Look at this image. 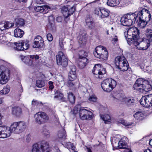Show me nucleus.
I'll use <instances>...</instances> for the list:
<instances>
[{"mask_svg": "<svg viewBox=\"0 0 152 152\" xmlns=\"http://www.w3.org/2000/svg\"><path fill=\"white\" fill-rule=\"evenodd\" d=\"M126 101L128 105H133L134 102V100L133 99H127Z\"/></svg>", "mask_w": 152, "mask_h": 152, "instance_id": "49", "label": "nucleus"}, {"mask_svg": "<svg viewBox=\"0 0 152 152\" xmlns=\"http://www.w3.org/2000/svg\"><path fill=\"white\" fill-rule=\"evenodd\" d=\"M133 88L143 92V91L148 92L151 90V86L149 84L148 81L142 78L138 79L134 85Z\"/></svg>", "mask_w": 152, "mask_h": 152, "instance_id": "2", "label": "nucleus"}, {"mask_svg": "<svg viewBox=\"0 0 152 152\" xmlns=\"http://www.w3.org/2000/svg\"><path fill=\"white\" fill-rule=\"evenodd\" d=\"M146 35L149 41L152 42V29H147L146 30Z\"/></svg>", "mask_w": 152, "mask_h": 152, "instance_id": "37", "label": "nucleus"}, {"mask_svg": "<svg viewBox=\"0 0 152 152\" xmlns=\"http://www.w3.org/2000/svg\"><path fill=\"white\" fill-rule=\"evenodd\" d=\"M94 54L96 57L104 60H107L108 57V52L106 49L102 46L96 47Z\"/></svg>", "mask_w": 152, "mask_h": 152, "instance_id": "8", "label": "nucleus"}, {"mask_svg": "<svg viewBox=\"0 0 152 152\" xmlns=\"http://www.w3.org/2000/svg\"><path fill=\"white\" fill-rule=\"evenodd\" d=\"M143 14L144 15V16H147L148 17H150L149 20H150L151 18V15L150 13V11L146 9H142L141 10V11L138 12V16H139V18L140 19L143 18Z\"/></svg>", "mask_w": 152, "mask_h": 152, "instance_id": "28", "label": "nucleus"}, {"mask_svg": "<svg viewBox=\"0 0 152 152\" xmlns=\"http://www.w3.org/2000/svg\"><path fill=\"white\" fill-rule=\"evenodd\" d=\"M45 82L42 80H37L36 85L39 88H42L45 85Z\"/></svg>", "mask_w": 152, "mask_h": 152, "instance_id": "45", "label": "nucleus"}, {"mask_svg": "<svg viewBox=\"0 0 152 152\" xmlns=\"http://www.w3.org/2000/svg\"><path fill=\"white\" fill-rule=\"evenodd\" d=\"M48 29L50 31H54L55 30V26L54 23L50 21L47 25Z\"/></svg>", "mask_w": 152, "mask_h": 152, "instance_id": "42", "label": "nucleus"}, {"mask_svg": "<svg viewBox=\"0 0 152 152\" xmlns=\"http://www.w3.org/2000/svg\"><path fill=\"white\" fill-rule=\"evenodd\" d=\"M47 37L49 41H52L53 40V36L51 34H48L47 35Z\"/></svg>", "mask_w": 152, "mask_h": 152, "instance_id": "51", "label": "nucleus"}, {"mask_svg": "<svg viewBox=\"0 0 152 152\" xmlns=\"http://www.w3.org/2000/svg\"><path fill=\"white\" fill-rule=\"evenodd\" d=\"M30 58L33 61L34 59L37 60L39 59V57L38 55H34L32 56L31 55L30 56Z\"/></svg>", "mask_w": 152, "mask_h": 152, "instance_id": "54", "label": "nucleus"}, {"mask_svg": "<svg viewBox=\"0 0 152 152\" xmlns=\"http://www.w3.org/2000/svg\"><path fill=\"white\" fill-rule=\"evenodd\" d=\"M87 53L84 50L80 51L78 53L79 58H83L85 57L86 58L87 56Z\"/></svg>", "mask_w": 152, "mask_h": 152, "instance_id": "46", "label": "nucleus"}, {"mask_svg": "<svg viewBox=\"0 0 152 152\" xmlns=\"http://www.w3.org/2000/svg\"><path fill=\"white\" fill-rule=\"evenodd\" d=\"M86 25L90 28H92L94 27V23L93 21L91 22H89L88 23H86Z\"/></svg>", "mask_w": 152, "mask_h": 152, "instance_id": "52", "label": "nucleus"}, {"mask_svg": "<svg viewBox=\"0 0 152 152\" xmlns=\"http://www.w3.org/2000/svg\"><path fill=\"white\" fill-rule=\"evenodd\" d=\"M44 41L42 37L39 36H37L34 39L33 47L35 48H41L43 47Z\"/></svg>", "mask_w": 152, "mask_h": 152, "instance_id": "14", "label": "nucleus"}, {"mask_svg": "<svg viewBox=\"0 0 152 152\" xmlns=\"http://www.w3.org/2000/svg\"><path fill=\"white\" fill-rule=\"evenodd\" d=\"M57 20L59 22H61L62 21L61 17H58L57 18Z\"/></svg>", "mask_w": 152, "mask_h": 152, "instance_id": "63", "label": "nucleus"}, {"mask_svg": "<svg viewBox=\"0 0 152 152\" xmlns=\"http://www.w3.org/2000/svg\"><path fill=\"white\" fill-rule=\"evenodd\" d=\"M68 145H71V150H72V151H75L76 149V148L75 146H73V145L70 142H69L68 143Z\"/></svg>", "mask_w": 152, "mask_h": 152, "instance_id": "59", "label": "nucleus"}, {"mask_svg": "<svg viewBox=\"0 0 152 152\" xmlns=\"http://www.w3.org/2000/svg\"><path fill=\"white\" fill-rule=\"evenodd\" d=\"M126 59L124 56H117L115 58V63L116 67L119 69L121 71H126L129 67V65L126 61Z\"/></svg>", "mask_w": 152, "mask_h": 152, "instance_id": "7", "label": "nucleus"}, {"mask_svg": "<svg viewBox=\"0 0 152 152\" xmlns=\"http://www.w3.org/2000/svg\"><path fill=\"white\" fill-rule=\"evenodd\" d=\"M120 21L121 24L124 26H129L133 24L132 21L128 19L126 15L121 18Z\"/></svg>", "mask_w": 152, "mask_h": 152, "instance_id": "21", "label": "nucleus"}, {"mask_svg": "<svg viewBox=\"0 0 152 152\" xmlns=\"http://www.w3.org/2000/svg\"><path fill=\"white\" fill-rule=\"evenodd\" d=\"M133 116L137 120H141L142 118L144 116V114L142 112L138 111Z\"/></svg>", "mask_w": 152, "mask_h": 152, "instance_id": "39", "label": "nucleus"}, {"mask_svg": "<svg viewBox=\"0 0 152 152\" xmlns=\"http://www.w3.org/2000/svg\"><path fill=\"white\" fill-rule=\"evenodd\" d=\"M77 39L79 43L82 45H83L86 43V41L87 39V36L86 32L83 30L82 31H80L79 33V35L77 37Z\"/></svg>", "mask_w": 152, "mask_h": 152, "instance_id": "15", "label": "nucleus"}, {"mask_svg": "<svg viewBox=\"0 0 152 152\" xmlns=\"http://www.w3.org/2000/svg\"><path fill=\"white\" fill-rule=\"evenodd\" d=\"M138 12H135L134 13L130 12L126 14L128 19L130 20L132 22V24L136 22L137 23L138 21L139 16H138Z\"/></svg>", "mask_w": 152, "mask_h": 152, "instance_id": "17", "label": "nucleus"}, {"mask_svg": "<svg viewBox=\"0 0 152 152\" xmlns=\"http://www.w3.org/2000/svg\"><path fill=\"white\" fill-rule=\"evenodd\" d=\"M93 21L92 18L90 17V16L88 15L87 16L85 20L86 23L91 22Z\"/></svg>", "mask_w": 152, "mask_h": 152, "instance_id": "50", "label": "nucleus"}, {"mask_svg": "<svg viewBox=\"0 0 152 152\" xmlns=\"http://www.w3.org/2000/svg\"><path fill=\"white\" fill-rule=\"evenodd\" d=\"M26 126V123L24 121L15 122L11 125L10 130L12 132L19 134L24 131Z\"/></svg>", "mask_w": 152, "mask_h": 152, "instance_id": "4", "label": "nucleus"}, {"mask_svg": "<svg viewBox=\"0 0 152 152\" xmlns=\"http://www.w3.org/2000/svg\"><path fill=\"white\" fill-rule=\"evenodd\" d=\"M124 150L123 151V152H132L131 149H129L128 147L126 148H124Z\"/></svg>", "mask_w": 152, "mask_h": 152, "instance_id": "60", "label": "nucleus"}, {"mask_svg": "<svg viewBox=\"0 0 152 152\" xmlns=\"http://www.w3.org/2000/svg\"><path fill=\"white\" fill-rule=\"evenodd\" d=\"M57 64L58 65H61L64 67L68 65V60L66 56L61 51L59 52L56 56Z\"/></svg>", "mask_w": 152, "mask_h": 152, "instance_id": "10", "label": "nucleus"}, {"mask_svg": "<svg viewBox=\"0 0 152 152\" xmlns=\"http://www.w3.org/2000/svg\"><path fill=\"white\" fill-rule=\"evenodd\" d=\"M36 2L37 4H40L42 3V1L41 0H36Z\"/></svg>", "mask_w": 152, "mask_h": 152, "instance_id": "64", "label": "nucleus"}, {"mask_svg": "<svg viewBox=\"0 0 152 152\" xmlns=\"http://www.w3.org/2000/svg\"><path fill=\"white\" fill-rule=\"evenodd\" d=\"M54 98H58V99L62 101H65V99L63 95L61 92L58 90L55 89L54 90Z\"/></svg>", "mask_w": 152, "mask_h": 152, "instance_id": "27", "label": "nucleus"}, {"mask_svg": "<svg viewBox=\"0 0 152 152\" xmlns=\"http://www.w3.org/2000/svg\"><path fill=\"white\" fill-rule=\"evenodd\" d=\"M34 8L36 12H43L44 11L46 12L48 9H50V7L47 5L37 6V7H34Z\"/></svg>", "mask_w": 152, "mask_h": 152, "instance_id": "26", "label": "nucleus"}, {"mask_svg": "<svg viewBox=\"0 0 152 152\" xmlns=\"http://www.w3.org/2000/svg\"><path fill=\"white\" fill-rule=\"evenodd\" d=\"M75 7L74 6L71 7L68 5L64 6L61 8L62 13L66 18L72 15L75 11Z\"/></svg>", "mask_w": 152, "mask_h": 152, "instance_id": "13", "label": "nucleus"}, {"mask_svg": "<svg viewBox=\"0 0 152 152\" xmlns=\"http://www.w3.org/2000/svg\"><path fill=\"white\" fill-rule=\"evenodd\" d=\"M21 59L23 62L28 65L31 66L32 64L33 60L27 56H22Z\"/></svg>", "mask_w": 152, "mask_h": 152, "instance_id": "34", "label": "nucleus"}, {"mask_svg": "<svg viewBox=\"0 0 152 152\" xmlns=\"http://www.w3.org/2000/svg\"><path fill=\"white\" fill-rule=\"evenodd\" d=\"M66 132L65 130L63 129L58 132L57 135V140L61 142L66 139Z\"/></svg>", "mask_w": 152, "mask_h": 152, "instance_id": "18", "label": "nucleus"}, {"mask_svg": "<svg viewBox=\"0 0 152 152\" xmlns=\"http://www.w3.org/2000/svg\"><path fill=\"white\" fill-rule=\"evenodd\" d=\"M9 130H7V127L0 126V138H4L10 136L9 133H7Z\"/></svg>", "mask_w": 152, "mask_h": 152, "instance_id": "19", "label": "nucleus"}, {"mask_svg": "<svg viewBox=\"0 0 152 152\" xmlns=\"http://www.w3.org/2000/svg\"><path fill=\"white\" fill-rule=\"evenodd\" d=\"M78 61V66L81 69L84 68L88 63V59L84 57L83 58H79Z\"/></svg>", "mask_w": 152, "mask_h": 152, "instance_id": "23", "label": "nucleus"}, {"mask_svg": "<svg viewBox=\"0 0 152 152\" xmlns=\"http://www.w3.org/2000/svg\"><path fill=\"white\" fill-rule=\"evenodd\" d=\"M150 16L148 17H145V20L144 19V20H141V19H140L139 18L138 24L140 28H144L146 26L147 23L150 20Z\"/></svg>", "mask_w": 152, "mask_h": 152, "instance_id": "29", "label": "nucleus"}, {"mask_svg": "<svg viewBox=\"0 0 152 152\" xmlns=\"http://www.w3.org/2000/svg\"><path fill=\"white\" fill-rule=\"evenodd\" d=\"M144 152H152V148L145 149L144 151Z\"/></svg>", "mask_w": 152, "mask_h": 152, "instance_id": "62", "label": "nucleus"}, {"mask_svg": "<svg viewBox=\"0 0 152 152\" xmlns=\"http://www.w3.org/2000/svg\"><path fill=\"white\" fill-rule=\"evenodd\" d=\"M41 132L43 135L47 137H49L50 136V133L49 131L45 127H43L42 128Z\"/></svg>", "mask_w": 152, "mask_h": 152, "instance_id": "38", "label": "nucleus"}, {"mask_svg": "<svg viewBox=\"0 0 152 152\" xmlns=\"http://www.w3.org/2000/svg\"><path fill=\"white\" fill-rule=\"evenodd\" d=\"M36 123L38 124L45 123L49 120V117L48 115L43 112H38L35 114L34 116Z\"/></svg>", "mask_w": 152, "mask_h": 152, "instance_id": "9", "label": "nucleus"}, {"mask_svg": "<svg viewBox=\"0 0 152 152\" xmlns=\"http://www.w3.org/2000/svg\"><path fill=\"white\" fill-rule=\"evenodd\" d=\"M49 85V88L50 89L52 90L54 88L53 86V83L52 81H49L48 83Z\"/></svg>", "mask_w": 152, "mask_h": 152, "instance_id": "58", "label": "nucleus"}, {"mask_svg": "<svg viewBox=\"0 0 152 152\" xmlns=\"http://www.w3.org/2000/svg\"><path fill=\"white\" fill-rule=\"evenodd\" d=\"M116 85V82L111 78L104 80L102 83L101 87L103 90L107 92H110Z\"/></svg>", "mask_w": 152, "mask_h": 152, "instance_id": "6", "label": "nucleus"}, {"mask_svg": "<svg viewBox=\"0 0 152 152\" xmlns=\"http://www.w3.org/2000/svg\"><path fill=\"white\" fill-rule=\"evenodd\" d=\"M110 13V11L107 10L104 8L102 9L100 12L101 18L102 19L106 18L107 19L109 20L107 18V17L109 16Z\"/></svg>", "mask_w": 152, "mask_h": 152, "instance_id": "30", "label": "nucleus"}, {"mask_svg": "<svg viewBox=\"0 0 152 152\" xmlns=\"http://www.w3.org/2000/svg\"><path fill=\"white\" fill-rule=\"evenodd\" d=\"M127 140L126 137H124L122 138L118 143V148L119 149H122L128 148L127 145Z\"/></svg>", "mask_w": 152, "mask_h": 152, "instance_id": "24", "label": "nucleus"}, {"mask_svg": "<svg viewBox=\"0 0 152 152\" xmlns=\"http://www.w3.org/2000/svg\"><path fill=\"white\" fill-rule=\"evenodd\" d=\"M118 122L119 123L122 124L123 125L125 126H130L132 124V123H127V122H126L124 120L122 119H120L118 121Z\"/></svg>", "mask_w": 152, "mask_h": 152, "instance_id": "47", "label": "nucleus"}, {"mask_svg": "<svg viewBox=\"0 0 152 152\" xmlns=\"http://www.w3.org/2000/svg\"><path fill=\"white\" fill-rule=\"evenodd\" d=\"M67 83V86L69 87H72L74 86V84L72 83L73 80H70L69 79Z\"/></svg>", "mask_w": 152, "mask_h": 152, "instance_id": "56", "label": "nucleus"}, {"mask_svg": "<svg viewBox=\"0 0 152 152\" xmlns=\"http://www.w3.org/2000/svg\"><path fill=\"white\" fill-rule=\"evenodd\" d=\"M14 44L16 46L13 48L14 50L17 51L24 50V48L23 47L22 40L18 43L15 42Z\"/></svg>", "mask_w": 152, "mask_h": 152, "instance_id": "32", "label": "nucleus"}, {"mask_svg": "<svg viewBox=\"0 0 152 152\" xmlns=\"http://www.w3.org/2000/svg\"><path fill=\"white\" fill-rule=\"evenodd\" d=\"M78 106L79 105L74 108V113H76L78 111L80 118L82 120H90L92 118L93 114L91 112L83 108H81L79 109L78 107Z\"/></svg>", "mask_w": 152, "mask_h": 152, "instance_id": "3", "label": "nucleus"}, {"mask_svg": "<svg viewBox=\"0 0 152 152\" xmlns=\"http://www.w3.org/2000/svg\"><path fill=\"white\" fill-rule=\"evenodd\" d=\"M54 152H60L59 149L58 148V147H55L54 149Z\"/></svg>", "mask_w": 152, "mask_h": 152, "instance_id": "61", "label": "nucleus"}, {"mask_svg": "<svg viewBox=\"0 0 152 152\" xmlns=\"http://www.w3.org/2000/svg\"><path fill=\"white\" fill-rule=\"evenodd\" d=\"M15 25L17 26H23L25 24L23 19L20 18H17L15 19Z\"/></svg>", "mask_w": 152, "mask_h": 152, "instance_id": "35", "label": "nucleus"}, {"mask_svg": "<svg viewBox=\"0 0 152 152\" xmlns=\"http://www.w3.org/2000/svg\"><path fill=\"white\" fill-rule=\"evenodd\" d=\"M11 113L14 116L19 117L22 113V109L19 107L15 106L12 108Z\"/></svg>", "mask_w": 152, "mask_h": 152, "instance_id": "22", "label": "nucleus"}, {"mask_svg": "<svg viewBox=\"0 0 152 152\" xmlns=\"http://www.w3.org/2000/svg\"><path fill=\"white\" fill-rule=\"evenodd\" d=\"M23 47L24 48V50L28 49L29 46V41L27 40H22Z\"/></svg>", "mask_w": 152, "mask_h": 152, "instance_id": "40", "label": "nucleus"}, {"mask_svg": "<svg viewBox=\"0 0 152 152\" xmlns=\"http://www.w3.org/2000/svg\"><path fill=\"white\" fill-rule=\"evenodd\" d=\"M64 37L63 36L60 37L59 39V44L61 49H63L64 48V45L65 43L63 42Z\"/></svg>", "mask_w": 152, "mask_h": 152, "instance_id": "44", "label": "nucleus"}, {"mask_svg": "<svg viewBox=\"0 0 152 152\" xmlns=\"http://www.w3.org/2000/svg\"><path fill=\"white\" fill-rule=\"evenodd\" d=\"M70 71L68 74V78L71 80H74L76 78V68L75 66L71 65L69 66Z\"/></svg>", "mask_w": 152, "mask_h": 152, "instance_id": "16", "label": "nucleus"}, {"mask_svg": "<svg viewBox=\"0 0 152 152\" xmlns=\"http://www.w3.org/2000/svg\"><path fill=\"white\" fill-rule=\"evenodd\" d=\"M107 4L110 7H115L120 3L119 0H107Z\"/></svg>", "mask_w": 152, "mask_h": 152, "instance_id": "33", "label": "nucleus"}, {"mask_svg": "<svg viewBox=\"0 0 152 152\" xmlns=\"http://www.w3.org/2000/svg\"><path fill=\"white\" fill-rule=\"evenodd\" d=\"M101 118L106 123V122H110L111 121L110 117L108 114L101 115Z\"/></svg>", "mask_w": 152, "mask_h": 152, "instance_id": "41", "label": "nucleus"}, {"mask_svg": "<svg viewBox=\"0 0 152 152\" xmlns=\"http://www.w3.org/2000/svg\"><path fill=\"white\" fill-rule=\"evenodd\" d=\"M124 96V95L123 94L114 93L111 95V98L113 101L118 102L119 101H122Z\"/></svg>", "mask_w": 152, "mask_h": 152, "instance_id": "20", "label": "nucleus"}, {"mask_svg": "<svg viewBox=\"0 0 152 152\" xmlns=\"http://www.w3.org/2000/svg\"><path fill=\"white\" fill-rule=\"evenodd\" d=\"M97 100V98L94 95H92L90 96L88 98V100L90 102H95Z\"/></svg>", "mask_w": 152, "mask_h": 152, "instance_id": "48", "label": "nucleus"}, {"mask_svg": "<svg viewBox=\"0 0 152 152\" xmlns=\"http://www.w3.org/2000/svg\"><path fill=\"white\" fill-rule=\"evenodd\" d=\"M39 103L37 100H33L32 102V104L33 106H37Z\"/></svg>", "mask_w": 152, "mask_h": 152, "instance_id": "57", "label": "nucleus"}, {"mask_svg": "<svg viewBox=\"0 0 152 152\" xmlns=\"http://www.w3.org/2000/svg\"><path fill=\"white\" fill-rule=\"evenodd\" d=\"M14 36L16 37H21L24 34V32L19 28H17L14 30Z\"/></svg>", "mask_w": 152, "mask_h": 152, "instance_id": "31", "label": "nucleus"}, {"mask_svg": "<svg viewBox=\"0 0 152 152\" xmlns=\"http://www.w3.org/2000/svg\"><path fill=\"white\" fill-rule=\"evenodd\" d=\"M10 88L9 86H6L4 87L3 89L0 91L1 94H6L10 91Z\"/></svg>", "mask_w": 152, "mask_h": 152, "instance_id": "43", "label": "nucleus"}, {"mask_svg": "<svg viewBox=\"0 0 152 152\" xmlns=\"http://www.w3.org/2000/svg\"><path fill=\"white\" fill-rule=\"evenodd\" d=\"M92 72L94 75H97L96 77L102 78V76L106 73L105 69L100 64H97L95 65L92 70Z\"/></svg>", "mask_w": 152, "mask_h": 152, "instance_id": "11", "label": "nucleus"}, {"mask_svg": "<svg viewBox=\"0 0 152 152\" xmlns=\"http://www.w3.org/2000/svg\"><path fill=\"white\" fill-rule=\"evenodd\" d=\"M10 78V71L8 68L4 66L0 67V84H4L6 83Z\"/></svg>", "mask_w": 152, "mask_h": 152, "instance_id": "5", "label": "nucleus"}, {"mask_svg": "<svg viewBox=\"0 0 152 152\" xmlns=\"http://www.w3.org/2000/svg\"><path fill=\"white\" fill-rule=\"evenodd\" d=\"M143 106L148 107L152 106V94H150L142 96L140 101Z\"/></svg>", "mask_w": 152, "mask_h": 152, "instance_id": "12", "label": "nucleus"}, {"mask_svg": "<svg viewBox=\"0 0 152 152\" xmlns=\"http://www.w3.org/2000/svg\"><path fill=\"white\" fill-rule=\"evenodd\" d=\"M101 10L102 9H100L99 8H96L95 10V13L97 15L100 16L101 15L100 12L101 11Z\"/></svg>", "mask_w": 152, "mask_h": 152, "instance_id": "53", "label": "nucleus"}, {"mask_svg": "<svg viewBox=\"0 0 152 152\" xmlns=\"http://www.w3.org/2000/svg\"><path fill=\"white\" fill-rule=\"evenodd\" d=\"M112 41L113 42H114V43L113 42V43H117L118 42V39L117 37L116 36H115L112 39Z\"/></svg>", "mask_w": 152, "mask_h": 152, "instance_id": "55", "label": "nucleus"}, {"mask_svg": "<svg viewBox=\"0 0 152 152\" xmlns=\"http://www.w3.org/2000/svg\"><path fill=\"white\" fill-rule=\"evenodd\" d=\"M14 26V23L8 22H6L4 23H0V29L2 31H3L5 29H9Z\"/></svg>", "mask_w": 152, "mask_h": 152, "instance_id": "25", "label": "nucleus"}, {"mask_svg": "<svg viewBox=\"0 0 152 152\" xmlns=\"http://www.w3.org/2000/svg\"><path fill=\"white\" fill-rule=\"evenodd\" d=\"M125 37L128 42L131 43H133L137 49L139 50H145L147 49L150 46L148 43L146 45L145 47H141L140 45V32L139 29L136 27L130 28L124 33Z\"/></svg>", "mask_w": 152, "mask_h": 152, "instance_id": "1", "label": "nucleus"}, {"mask_svg": "<svg viewBox=\"0 0 152 152\" xmlns=\"http://www.w3.org/2000/svg\"><path fill=\"white\" fill-rule=\"evenodd\" d=\"M68 94V99L69 102L71 103H74L75 100V96L74 95L73 93L71 92H69Z\"/></svg>", "mask_w": 152, "mask_h": 152, "instance_id": "36", "label": "nucleus"}]
</instances>
